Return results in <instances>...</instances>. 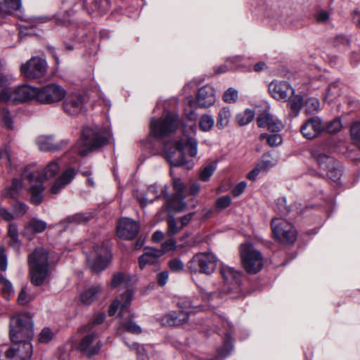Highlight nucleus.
Returning <instances> with one entry per match:
<instances>
[{
	"label": "nucleus",
	"instance_id": "nucleus-1",
	"mask_svg": "<svg viewBox=\"0 0 360 360\" xmlns=\"http://www.w3.org/2000/svg\"><path fill=\"white\" fill-rule=\"evenodd\" d=\"M164 153L171 167H184L190 169L194 162L187 160L186 155L191 158L197 155L198 141L193 137L184 135L178 141H167L164 146Z\"/></svg>",
	"mask_w": 360,
	"mask_h": 360
},
{
	"label": "nucleus",
	"instance_id": "nucleus-2",
	"mask_svg": "<svg viewBox=\"0 0 360 360\" xmlns=\"http://www.w3.org/2000/svg\"><path fill=\"white\" fill-rule=\"evenodd\" d=\"M59 169L60 166L57 160L48 163L41 172L33 165H27L24 168L22 178L30 184L28 193L30 194L31 203L39 205L42 202L45 189L44 181L55 176Z\"/></svg>",
	"mask_w": 360,
	"mask_h": 360
},
{
	"label": "nucleus",
	"instance_id": "nucleus-3",
	"mask_svg": "<svg viewBox=\"0 0 360 360\" xmlns=\"http://www.w3.org/2000/svg\"><path fill=\"white\" fill-rule=\"evenodd\" d=\"M110 130L97 125L86 126L81 132L79 140L72 148V153L82 156L107 145L111 138Z\"/></svg>",
	"mask_w": 360,
	"mask_h": 360
},
{
	"label": "nucleus",
	"instance_id": "nucleus-4",
	"mask_svg": "<svg viewBox=\"0 0 360 360\" xmlns=\"http://www.w3.org/2000/svg\"><path fill=\"white\" fill-rule=\"evenodd\" d=\"M133 278L131 275L125 274L122 272H117L113 274L110 282V287L112 288H126V290L123 294L117 296L110 305L108 309V314L110 316H114L119 311V316L122 317L127 311L134 294L132 289L129 288Z\"/></svg>",
	"mask_w": 360,
	"mask_h": 360
},
{
	"label": "nucleus",
	"instance_id": "nucleus-5",
	"mask_svg": "<svg viewBox=\"0 0 360 360\" xmlns=\"http://www.w3.org/2000/svg\"><path fill=\"white\" fill-rule=\"evenodd\" d=\"M49 252L44 248H37L28 255L31 282L34 285H41L49 277L51 270Z\"/></svg>",
	"mask_w": 360,
	"mask_h": 360
},
{
	"label": "nucleus",
	"instance_id": "nucleus-6",
	"mask_svg": "<svg viewBox=\"0 0 360 360\" xmlns=\"http://www.w3.org/2000/svg\"><path fill=\"white\" fill-rule=\"evenodd\" d=\"M9 337L12 343L31 342L34 337V328L30 314L20 313L11 317Z\"/></svg>",
	"mask_w": 360,
	"mask_h": 360
},
{
	"label": "nucleus",
	"instance_id": "nucleus-7",
	"mask_svg": "<svg viewBox=\"0 0 360 360\" xmlns=\"http://www.w3.org/2000/svg\"><path fill=\"white\" fill-rule=\"evenodd\" d=\"M179 311H172L163 316L161 322L165 326H179L187 321L190 314L201 310L198 298L188 299L179 303Z\"/></svg>",
	"mask_w": 360,
	"mask_h": 360
},
{
	"label": "nucleus",
	"instance_id": "nucleus-8",
	"mask_svg": "<svg viewBox=\"0 0 360 360\" xmlns=\"http://www.w3.org/2000/svg\"><path fill=\"white\" fill-rule=\"evenodd\" d=\"M63 2L66 7L65 13L67 14V17L62 19L60 15L56 16V21L60 25H65L69 22V17L72 12L71 10L68 9L69 7L78 6L79 8H83L89 13H103L110 8L109 0H63Z\"/></svg>",
	"mask_w": 360,
	"mask_h": 360
},
{
	"label": "nucleus",
	"instance_id": "nucleus-9",
	"mask_svg": "<svg viewBox=\"0 0 360 360\" xmlns=\"http://www.w3.org/2000/svg\"><path fill=\"white\" fill-rule=\"evenodd\" d=\"M181 125L179 116L175 112H167L160 119L152 118L150 133L155 138H163L174 133Z\"/></svg>",
	"mask_w": 360,
	"mask_h": 360
},
{
	"label": "nucleus",
	"instance_id": "nucleus-10",
	"mask_svg": "<svg viewBox=\"0 0 360 360\" xmlns=\"http://www.w3.org/2000/svg\"><path fill=\"white\" fill-rule=\"evenodd\" d=\"M217 258L209 252L195 254L186 264L191 274H202L211 275L216 269Z\"/></svg>",
	"mask_w": 360,
	"mask_h": 360
},
{
	"label": "nucleus",
	"instance_id": "nucleus-11",
	"mask_svg": "<svg viewBox=\"0 0 360 360\" xmlns=\"http://www.w3.org/2000/svg\"><path fill=\"white\" fill-rule=\"evenodd\" d=\"M274 238L283 245L293 244L297 239V231L292 224L282 218H274L271 223Z\"/></svg>",
	"mask_w": 360,
	"mask_h": 360
},
{
	"label": "nucleus",
	"instance_id": "nucleus-12",
	"mask_svg": "<svg viewBox=\"0 0 360 360\" xmlns=\"http://www.w3.org/2000/svg\"><path fill=\"white\" fill-rule=\"evenodd\" d=\"M38 89L29 85H21L14 89H4L0 91V103L25 102L33 98L37 100Z\"/></svg>",
	"mask_w": 360,
	"mask_h": 360
},
{
	"label": "nucleus",
	"instance_id": "nucleus-13",
	"mask_svg": "<svg viewBox=\"0 0 360 360\" xmlns=\"http://www.w3.org/2000/svg\"><path fill=\"white\" fill-rule=\"evenodd\" d=\"M112 257L109 245L103 244L94 247L87 256V262L92 271L99 273L108 266Z\"/></svg>",
	"mask_w": 360,
	"mask_h": 360
},
{
	"label": "nucleus",
	"instance_id": "nucleus-14",
	"mask_svg": "<svg viewBox=\"0 0 360 360\" xmlns=\"http://www.w3.org/2000/svg\"><path fill=\"white\" fill-rule=\"evenodd\" d=\"M240 255L245 269L249 274H256L263 266L262 257L252 245L243 244L240 247Z\"/></svg>",
	"mask_w": 360,
	"mask_h": 360
},
{
	"label": "nucleus",
	"instance_id": "nucleus-15",
	"mask_svg": "<svg viewBox=\"0 0 360 360\" xmlns=\"http://www.w3.org/2000/svg\"><path fill=\"white\" fill-rule=\"evenodd\" d=\"M21 75L28 79L45 78L47 72L46 61L40 57H32L20 66Z\"/></svg>",
	"mask_w": 360,
	"mask_h": 360
},
{
	"label": "nucleus",
	"instance_id": "nucleus-16",
	"mask_svg": "<svg viewBox=\"0 0 360 360\" xmlns=\"http://www.w3.org/2000/svg\"><path fill=\"white\" fill-rule=\"evenodd\" d=\"M79 332L82 334V338L78 345V349L88 357L97 354L101 348V340L97 333L82 331L81 328Z\"/></svg>",
	"mask_w": 360,
	"mask_h": 360
},
{
	"label": "nucleus",
	"instance_id": "nucleus-17",
	"mask_svg": "<svg viewBox=\"0 0 360 360\" xmlns=\"http://www.w3.org/2000/svg\"><path fill=\"white\" fill-rule=\"evenodd\" d=\"M66 91L56 84H48L38 89L37 101L41 103L51 104L57 103L65 98Z\"/></svg>",
	"mask_w": 360,
	"mask_h": 360
},
{
	"label": "nucleus",
	"instance_id": "nucleus-18",
	"mask_svg": "<svg viewBox=\"0 0 360 360\" xmlns=\"http://www.w3.org/2000/svg\"><path fill=\"white\" fill-rule=\"evenodd\" d=\"M33 352L31 342L12 343L6 349L5 355L7 360H30Z\"/></svg>",
	"mask_w": 360,
	"mask_h": 360
},
{
	"label": "nucleus",
	"instance_id": "nucleus-19",
	"mask_svg": "<svg viewBox=\"0 0 360 360\" xmlns=\"http://www.w3.org/2000/svg\"><path fill=\"white\" fill-rule=\"evenodd\" d=\"M220 274L226 285L227 291L231 292L239 289L241 282V273L227 265L220 267Z\"/></svg>",
	"mask_w": 360,
	"mask_h": 360
},
{
	"label": "nucleus",
	"instance_id": "nucleus-20",
	"mask_svg": "<svg viewBox=\"0 0 360 360\" xmlns=\"http://www.w3.org/2000/svg\"><path fill=\"white\" fill-rule=\"evenodd\" d=\"M139 224L129 218H123L118 222L117 234L119 238L124 240H132L138 234Z\"/></svg>",
	"mask_w": 360,
	"mask_h": 360
},
{
	"label": "nucleus",
	"instance_id": "nucleus-21",
	"mask_svg": "<svg viewBox=\"0 0 360 360\" xmlns=\"http://www.w3.org/2000/svg\"><path fill=\"white\" fill-rule=\"evenodd\" d=\"M269 90L274 98L285 101L295 94L294 89L285 82L273 81L269 85Z\"/></svg>",
	"mask_w": 360,
	"mask_h": 360
},
{
	"label": "nucleus",
	"instance_id": "nucleus-22",
	"mask_svg": "<svg viewBox=\"0 0 360 360\" xmlns=\"http://www.w3.org/2000/svg\"><path fill=\"white\" fill-rule=\"evenodd\" d=\"M167 195V187H161V191L159 193L158 186L156 184L148 186L146 192H136V198L142 206L153 202L155 199L161 196L166 198Z\"/></svg>",
	"mask_w": 360,
	"mask_h": 360
},
{
	"label": "nucleus",
	"instance_id": "nucleus-23",
	"mask_svg": "<svg viewBox=\"0 0 360 360\" xmlns=\"http://www.w3.org/2000/svg\"><path fill=\"white\" fill-rule=\"evenodd\" d=\"M324 130V125L319 117H314L307 120L301 127L300 131L307 139H312Z\"/></svg>",
	"mask_w": 360,
	"mask_h": 360
},
{
	"label": "nucleus",
	"instance_id": "nucleus-24",
	"mask_svg": "<svg viewBox=\"0 0 360 360\" xmlns=\"http://www.w3.org/2000/svg\"><path fill=\"white\" fill-rule=\"evenodd\" d=\"M84 105V98L82 95L72 93L65 98L63 102L64 111L69 115H75L80 112Z\"/></svg>",
	"mask_w": 360,
	"mask_h": 360
},
{
	"label": "nucleus",
	"instance_id": "nucleus-25",
	"mask_svg": "<svg viewBox=\"0 0 360 360\" xmlns=\"http://www.w3.org/2000/svg\"><path fill=\"white\" fill-rule=\"evenodd\" d=\"M36 143L39 149L44 152H56L61 150L67 145L66 141H60L59 142L53 141V136L41 135L36 139Z\"/></svg>",
	"mask_w": 360,
	"mask_h": 360
},
{
	"label": "nucleus",
	"instance_id": "nucleus-26",
	"mask_svg": "<svg viewBox=\"0 0 360 360\" xmlns=\"http://www.w3.org/2000/svg\"><path fill=\"white\" fill-rule=\"evenodd\" d=\"M325 147L326 145L323 144L314 148L311 150V155L316 160L319 167L326 172L335 163V160L324 152Z\"/></svg>",
	"mask_w": 360,
	"mask_h": 360
},
{
	"label": "nucleus",
	"instance_id": "nucleus-27",
	"mask_svg": "<svg viewBox=\"0 0 360 360\" xmlns=\"http://www.w3.org/2000/svg\"><path fill=\"white\" fill-rule=\"evenodd\" d=\"M196 102L201 108H208L215 102L214 89L212 86L205 85L200 88L196 96Z\"/></svg>",
	"mask_w": 360,
	"mask_h": 360
},
{
	"label": "nucleus",
	"instance_id": "nucleus-28",
	"mask_svg": "<svg viewBox=\"0 0 360 360\" xmlns=\"http://www.w3.org/2000/svg\"><path fill=\"white\" fill-rule=\"evenodd\" d=\"M257 123L259 127H266L271 131H278L283 127L281 122L275 119L274 116L267 111H264L257 117Z\"/></svg>",
	"mask_w": 360,
	"mask_h": 360
},
{
	"label": "nucleus",
	"instance_id": "nucleus-29",
	"mask_svg": "<svg viewBox=\"0 0 360 360\" xmlns=\"http://www.w3.org/2000/svg\"><path fill=\"white\" fill-rule=\"evenodd\" d=\"M77 172L73 168H68L65 170L52 184L51 192L53 194H58L68 184H69L75 177Z\"/></svg>",
	"mask_w": 360,
	"mask_h": 360
},
{
	"label": "nucleus",
	"instance_id": "nucleus-30",
	"mask_svg": "<svg viewBox=\"0 0 360 360\" xmlns=\"http://www.w3.org/2000/svg\"><path fill=\"white\" fill-rule=\"evenodd\" d=\"M30 186V184L27 182V181H24L21 175L20 179H13L11 185L4 189L3 195L5 198H15L18 196L22 187H25L28 191V188Z\"/></svg>",
	"mask_w": 360,
	"mask_h": 360
},
{
	"label": "nucleus",
	"instance_id": "nucleus-31",
	"mask_svg": "<svg viewBox=\"0 0 360 360\" xmlns=\"http://www.w3.org/2000/svg\"><path fill=\"white\" fill-rule=\"evenodd\" d=\"M162 256V251L154 248H146L144 253L139 257V263L141 269L148 264H154L158 258Z\"/></svg>",
	"mask_w": 360,
	"mask_h": 360
},
{
	"label": "nucleus",
	"instance_id": "nucleus-32",
	"mask_svg": "<svg viewBox=\"0 0 360 360\" xmlns=\"http://www.w3.org/2000/svg\"><path fill=\"white\" fill-rule=\"evenodd\" d=\"M21 7V0H4V3L0 2V20L11 14L15 11H18Z\"/></svg>",
	"mask_w": 360,
	"mask_h": 360
},
{
	"label": "nucleus",
	"instance_id": "nucleus-33",
	"mask_svg": "<svg viewBox=\"0 0 360 360\" xmlns=\"http://www.w3.org/2000/svg\"><path fill=\"white\" fill-rule=\"evenodd\" d=\"M101 292L100 285L91 286L84 290L80 295V302L85 305L91 304Z\"/></svg>",
	"mask_w": 360,
	"mask_h": 360
},
{
	"label": "nucleus",
	"instance_id": "nucleus-34",
	"mask_svg": "<svg viewBox=\"0 0 360 360\" xmlns=\"http://www.w3.org/2000/svg\"><path fill=\"white\" fill-rule=\"evenodd\" d=\"M165 198L167 199L168 208L171 210L182 212L187 207V205L184 201L185 195H174L171 198L168 196Z\"/></svg>",
	"mask_w": 360,
	"mask_h": 360
},
{
	"label": "nucleus",
	"instance_id": "nucleus-35",
	"mask_svg": "<svg viewBox=\"0 0 360 360\" xmlns=\"http://www.w3.org/2000/svg\"><path fill=\"white\" fill-rule=\"evenodd\" d=\"M278 20L285 26L292 27L297 24L298 18L294 10L286 8L281 12Z\"/></svg>",
	"mask_w": 360,
	"mask_h": 360
},
{
	"label": "nucleus",
	"instance_id": "nucleus-36",
	"mask_svg": "<svg viewBox=\"0 0 360 360\" xmlns=\"http://www.w3.org/2000/svg\"><path fill=\"white\" fill-rule=\"evenodd\" d=\"M47 228V224L37 218H32L25 226V231L30 233L43 232Z\"/></svg>",
	"mask_w": 360,
	"mask_h": 360
},
{
	"label": "nucleus",
	"instance_id": "nucleus-37",
	"mask_svg": "<svg viewBox=\"0 0 360 360\" xmlns=\"http://www.w3.org/2000/svg\"><path fill=\"white\" fill-rule=\"evenodd\" d=\"M231 117V110L229 108L225 107L218 112L217 119V127L219 129H222L228 126L230 119Z\"/></svg>",
	"mask_w": 360,
	"mask_h": 360
},
{
	"label": "nucleus",
	"instance_id": "nucleus-38",
	"mask_svg": "<svg viewBox=\"0 0 360 360\" xmlns=\"http://www.w3.org/2000/svg\"><path fill=\"white\" fill-rule=\"evenodd\" d=\"M5 103H0V124L3 125L4 127L13 129V117L8 109L1 106V105Z\"/></svg>",
	"mask_w": 360,
	"mask_h": 360
},
{
	"label": "nucleus",
	"instance_id": "nucleus-39",
	"mask_svg": "<svg viewBox=\"0 0 360 360\" xmlns=\"http://www.w3.org/2000/svg\"><path fill=\"white\" fill-rule=\"evenodd\" d=\"M289 98L288 105L290 109L294 116H296L300 112L303 105V98L300 95H293Z\"/></svg>",
	"mask_w": 360,
	"mask_h": 360
},
{
	"label": "nucleus",
	"instance_id": "nucleus-40",
	"mask_svg": "<svg viewBox=\"0 0 360 360\" xmlns=\"http://www.w3.org/2000/svg\"><path fill=\"white\" fill-rule=\"evenodd\" d=\"M105 319V313H98L95 314L91 321L86 325L81 328L82 331H94L96 333V327L101 324Z\"/></svg>",
	"mask_w": 360,
	"mask_h": 360
},
{
	"label": "nucleus",
	"instance_id": "nucleus-41",
	"mask_svg": "<svg viewBox=\"0 0 360 360\" xmlns=\"http://www.w3.org/2000/svg\"><path fill=\"white\" fill-rule=\"evenodd\" d=\"M255 117V112L249 108L236 115V120L240 126L248 124Z\"/></svg>",
	"mask_w": 360,
	"mask_h": 360
},
{
	"label": "nucleus",
	"instance_id": "nucleus-42",
	"mask_svg": "<svg viewBox=\"0 0 360 360\" xmlns=\"http://www.w3.org/2000/svg\"><path fill=\"white\" fill-rule=\"evenodd\" d=\"M233 349V344L231 339V333L228 331L225 334V338L224 340V344L221 347H220L218 351V356L224 358L228 356Z\"/></svg>",
	"mask_w": 360,
	"mask_h": 360
},
{
	"label": "nucleus",
	"instance_id": "nucleus-43",
	"mask_svg": "<svg viewBox=\"0 0 360 360\" xmlns=\"http://www.w3.org/2000/svg\"><path fill=\"white\" fill-rule=\"evenodd\" d=\"M214 124V117L211 115L204 114L199 120V127L205 132L210 131Z\"/></svg>",
	"mask_w": 360,
	"mask_h": 360
},
{
	"label": "nucleus",
	"instance_id": "nucleus-44",
	"mask_svg": "<svg viewBox=\"0 0 360 360\" xmlns=\"http://www.w3.org/2000/svg\"><path fill=\"white\" fill-rule=\"evenodd\" d=\"M328 178L335 182H338L342 176V167L341 165L335 161L330 168L326 171Z\"/></svg>",
	"mask_w": 360,
	"mask_h": 360
},
{
	"label": "nucleus",
	"instance_id": "nucleus-45",
	"mask_svg": "<svg viewBox=\"0 0 360 360\" xmlns=\"http://www.w3.org/2000/svg\"><path fill=\"white\" fill-rule=\"evenodd\" d=\"M320 102L316 98H309L304 103V110L307 114H314L320 110Z\"/></svg>",
	"mask_w": 360,
	"mask_h": 360
},
{
	"label": "nucleus",
	"instance_id": "nucleus-46",
	"mask_svg": "<svg viewBox=\"0 0 360 360\" xmlns=\"http://www.w3.org/2000/svg\"><path fill=\"white\" fill-rule=\"evenodd\" d=\"M122 328L134 335H139L142 332L141 328L131 318L122 323Z\"/></svg>",
	"mask_w": 360,
	"mask_h": 360
},
{
	"label": "nucleus",
	"instance_id": "nucleus-47",
	"mask_svg": "<svg viewBox=\"0 0 360 360\" xmlns=\"http://www.w3.org/2000/svg\"><path fill=\"white\" fill-rule=\"evenodd\" d=\"M0 283L2 284L4 297L6 300H9L10 297L14 293L12 283L1 274H0Z\"/></svg>",
	"mask_w": 360,
	"mask_h": 360
},
{
	"label": "nucleus",
	"instance_id": "nucleus-48",
	"mask_svg": "<svg viewBox=\"0 0 360 360\" xmlns=\"http://www.w3.org/2000/svg\"><path fill=\"white\" fill-rule=\"evenodd\" d=\"M93 215L91 213H77L66 219L68 223L82 224L89 221Z\"/></svg>",
	"mask_w": 360,
	"mask_h": 360
},
{
	"label": "nucleus",
	"instance_id": "nucleus-49",
	"mask_svg": "<svg viewBox=\"0 0 360 360\" xmlns=\"http://www.w3.org/2000/svg\"><path fill=\"white\" fill-rule=\"evenodd\" d=\"M124 342L128 346L130 350L136 351L138 360H148L146 351L143 345H141L136 342H134L131 345L128 344V342Z\"/></svg>",
	"mask_w": 360,
	"mask_h": 360
},
{
	"label": "nucleus",
	"instance_id": "nucleus-50",
	"mask_svg": "<svg viewBox=\"0 0 360 360\" xmlns=\"http://www.w3.org/2000/svg\"><path fill=\"white\" fill-rule=\"evenodd\" d=\"M35 295L29 292L27 287L22 288L18 297V302L20 305H25L34 300Z\"/></svg>",
	"mask_w": 360,
	"mask_h": 360
},
{
	"label": "nucleus",
	"instance_id": "nucleus-51",
	"mask_svg": "<svg viewBox=\"0 0 360 360\" xmlns=\"http://www.w3.org/2000/svg\"><path fill=\"white\" fill-rule=\"evenodd\" d=\"M264 139H266L267 143L271 147L278 146L283 142L282 137L279 134L269 135L267 134H262L259 136V139L264 140Z\"/></svg>",
	"mask_w": 360,
	"mask_h": 360
},
{
	"label": "nucleus",
	"instance_id": "nucleus-52",
	"mask_svg": "<svg viewBox=\"0 0 360 360\" xmlns=\"http://www.w3.org/2000/svg\"><path fill=\"white\" fill-rule=\"evenodd\" d=\"M277 162V160L270 159V154H264L262 160L257 163L262 171H266L273 167Z\"/></svg>",
	"mask_w": 360,
	"mask_h": 360
},
{
	"label": "nucleus",
	"instance_id": "nucleus-53",
	"mask_svg": "<svg viewBox=\"0 0 360 360\" xmlns=\"http://www.w3.org/2000/svg\"><path fill=\"white\" fill-rule=\"evenodd\" d=\"M216 169V166L213 164L208 165L201 169L199 172V179L202 181H207L212 175Z\"/></svg>",
	"mask_w": 360,
	"mask_h": 360
},
{
	"label": "nucleus",
	"instance_id": "nucleus-54",
	"mask_svg": "<svg viewBox=\"0 0 360 360\" xmlns=\"http://www.w3.org/2000/svg\"><path fill=\"white\" fill-rule=\"evenodd\" d=\"M238 93L234 88H229L223 95V100L227 103H234L237 101Z\"/></svg>",
	"mask_w": 360,
	"mask_h": 360
},
{
	"label": "nucleus",
	"instance_id": "nucleus-55",
	"mask_svg": "<svg viewBox=\"0 0 360 360\" xmlns=\"http://www.w3.org/2000/svg\"><path fill=\"white\" fill-rule=\"evenodd\" d=\"M27 206L26 204L22 202H15L13 206V214H14L15 219V218H20L22 217L27 211Z\"/></svg>",
	"mask_w": 360,
	"mask_h": 360
},
{
	"label": "nucleus",
	"instance_id": "nucleus-56",
	"mask_svg": "<svg viewBox=\"0 0 360 360\" xmlns=\"http://www.w3.org/2000/svg\"><path fill=\"white\" fill-rule=\"evenodd\" d=\"M351 136L355 145L360 149V122H356L351 127Z\"/></svg>",
	"mask_w": 360,
	"mask_h": 360
},
{
	"label": "nucleus",
	"instance_id": "nucleus-57",
	"mask_svg": "<svg viewBox=\"0 0 360 360\" xmlns=\"http://www.w3.org/2000/svg\"><path fill=\"white\" fill-rule=\"evenodd\" d=\"M341 127V121L339 119H335L324 126V129L330 134H335L338 132Z\"/></svg>",
	"mask_w": 360,
	"mask_h": 360
},
{
	"label": "nucleus",
	"instance_id": "nucleus-58",
	"mask_svg": "<svg viewBox=\"0 0 360 360\" xmlns=\"http://www.w3.org/2000/svg\"><path fill=\"white\" fill-rule=\"evenodd\" d=\"M173 187L176 191L174 195H184V191L186 189L185 184L182 182L180 178L173 177L172 178Z\"/></svg>",
	"mask_w": 360,
	"mask_h": 360
},
{
	"label": "nucleus",
	"instance_id": "nucleus-59",
	"mask_svg": "<svg viewBox=\"0 0 360 360\" xmlns=\"http://www.w3.org/2000/svg\"><path fill=\"white\" fill-rule=\"evenodd\" d=\"M168 265L172 271L176 273L182 271L184 268V262L179 258L171 259Z\"/></svg>",
	"mask_w": 360,
	"mask_h": 360
},
{
	"label": "nucleus",
	"instance_id": "nucleus-60",
	"mask_svg": "<svg viewBox=\"0 0 360 360\" xmlns=\"http://www.w3.org/2000/svg\"><path fill=\"white\" fill-rule=\"evenodd\" d=\"M231 203V198L229 195H224L219 198L215 202V207L219 210L228 207Z\"/></svg>",
	"mask_w": 360,
	"mask_h": 360
},
{
	"label": "nucleus",
	"instance_id": "nucleus-61",
	"mask_svg": "<svg viewBox=\"0 0 360 360\" xmlns=\"http://www.w3.org/2000/svg\"><path fill=\"white\" fill-rule=\"evenodd\" d=\"M53 337V333L49 328H44L42 329L39 335V341L41 343H48L52 340Z\"/></svg>",
	"mask_w": 360,
	"mask_h": 360
},
{
	"label": "nucleus",
	"instance_id": "nucleus-62",
	"mask_svg": "<svg viewBox=\"0 0 360 360\" xmlns=\"http://www.w3.org/2000/svg\"><path fill=\"white\" fill-rule=\"evenodd\" d=\"M176 248V245L175 240L173 238H170L162 244V248L160 250L162 251L163 255L165 252L175 250Z\"/></svg>",
	"mask_w": 360,
	"mask_h": 360
},
{
	"label": "nucleus",
	"instance_id": "nucleus-63",
	"mask_svg": "<svg viewBox=\"0 0 360 360\" xmlns=\"http://www.w3.org/2000/svg\"><path fill=\"white\" fill-rule=\"evenodd\" d=\"M276 209L281 213L282 216H286L290 212V209L286 205V201L284 198L278 200Z\"/></svg>",
	"mask_w": 360,
	"mask_h": 360
},
{
	"label": "nucleus",
	"instance_id": "nucleus-64",
	"mask_svg": "<svg viewBox=\"0 0 360 360\" xmlns=\"http://www.w3.org/2000/svg\"><path fill=\"white\" fill-rule=\"evenodd\" d=\"M330 18V14L328 11L320 10L316 12L315 14V19L319 23H325Z\"/></svg>",
	"mask_w": 360,
	"mask_h": 360
}]
</instances>
